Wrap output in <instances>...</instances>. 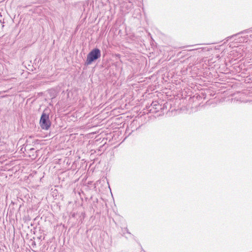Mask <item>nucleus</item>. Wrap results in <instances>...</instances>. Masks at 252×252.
<instances>
[{
  "label": "nucleus",
  "instance_id": "nucleus-1",
  "mask_svg": "<svg viewBox=\"0 0 252 252\" xmlns=\"http://www.w3.org/2000/svg\"><path fill=\"white\" fill-rule=\"evenodd\" d=\"M101 56L100 50L98 48L93 49L87 55L85 64L90 65Z\"/></svg>",
  "mask_w": 252,
  "mask_h": 252
},
{
  "label": "nucleus",
  "instance_id": "nucleus-2",
  "mask_svg": "<svg viewBox=\"0 0 252 252\" xmlns=\"http://www.w3.org/2000/svg\"><path fill=\"white\" fill-rule=\"evenodd\" d=\"M45 110L43 112L40 120V125L43 129L47 130L51 126V122L49 118V114Z\"/></svg>",
  "mask_w": 252,
  "mask_h": 252
}]
</instances>
